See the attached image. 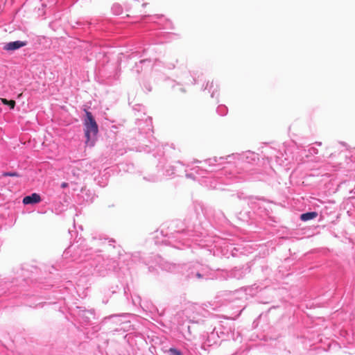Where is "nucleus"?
Segmentation results:
<instances>
[{"label":"nucleus","mask_w":355,"mask_h":355,"mask_svg":"<svg viewBox=\"0 0 355 355\" xmlns=\"http://www.w3.org/2000/svg\"><path fill=\"white\" fill-rule=\"evenodd\" d=\"M85 118L84 119V133L86 138L85 145L93 147L96 140L98 132V126L92 114L85 110Z\"/></svg>","instance_id":"nucleus-1"},{"label":"nucleus","mask_w":355,"mask_h":355,"mask_svg":"<svg viewBox=\"0 0 355 355\" xmlns=\"http://www.w3.org/2000/svg\"><path fill=\"white\" fill-rule=\"evenodd\" d=\"M27 44L26 41H15L10 42L5 44L3 49L8 51H15L19 49Z\"/></svg>","instance_id":"nucleus-2"},{"label":"nucleus","mask_w":355,"mask_h":355,"mask_svg":"<svg viewBox=\"0 0 355 355\" xmlns=\"http://www.w3.org/2000/svg\"><path fill=\"white\" fill-rule=\"evenodd\" d=\"M41 201V197L37 193H32L31 196H27L24 198L23 203L24 205L38 203Z\"/></svg>","instance_id":"nucleus-3"},{"label":"nucleus","mask_w":355,"mask_h":355,"mask_svg":"<svg viewBox=\"0 0 355 355\" xmlns=\"http://www.w3.org/2000/svg\"><path fill=\"white\" fill-rule=\"evenodd\" d=\"M318 216V214L315 211L307 212L301 214L300 219L303 221H307L311 219L315 218Z\"/></svg>","instance_id":"nucleus-4"},{"label":"nucleus","mask_w":355,"mask_h":355,"mask_svg":"<svg viewBox=\"0 0 355 355\" xmlns=\"http://www.w3.org/2000/svg\"><path fill=\"white\" fill-rule=\"evenodd\" d=\"M0 100L3 104L8 105L10 107V109H14L16 104L14 100L8 101L6 98H1Z\"/></svg>","instance_id":"nucleus-5"},{"label":"nucleus","mask_w":355,"mask_h":355,"mask_svg":"<svg viewBox=\"0 0 355 355\" xmlns=\"http://www.w3.org/2000/svg\"><path fill=\"white\" fill-rule=\"evenodd\" d=\"M169 352L170 355H181V352L179 350L173 348H171Z\"/></svg>","instance_id":"nucleus-6"},{"label":"nucleus","mask_w":355,"mask_h":355,"mask_svg":"<svg viewBox=\"0 0 355 355\" xmlns=\"http://www.w3.org/2000/svg\"><path fill=\"white\" fill-rule=\"evenodd\" d=\"M3 176H10V177H18L19 176V174L16 172H13V173H8V172H6V173H3L2 174Z\"/></svg>","instance_id":"nucleus-7"},{"label":"nucleus","mask_w":355,"mask_h":355,"mask_svg":"<svg viewBox=\"0 0 355 355\" xmlns=\"http://www.w3.org/2000/svg\"><path fill=\"white\" fill-rule=\"evenodd\" d=\"M67 186H68V184H67V183H66V182H63V183L61 184V187H62V188H65V187H67Z\"/></svg>","instance_id":"nucleus-8"}]
</instances>
